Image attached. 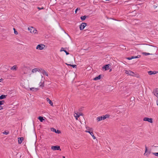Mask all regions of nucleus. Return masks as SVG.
<instances>
[{"instance_id":"nucleus-1","label":"nucleus","mask_w":158,"mask_h":158,"mask_svg":"<svg viewBox=\"0 0 158 158\" xmlns=\"http://www.w3.org/2000/svg\"><path fill=\"white\" fill-rule=\"evenodd\" d=\"M87 25V23H82L79 26V28L81 30H83Z\"/></svg>"},{"instance_id":"nucleus-2","label":"nucleus","mask_w":158,"mask_h":158,"mask_svg":"<svg viewBox=\"0 0 158 158\" xmlns=\"http://www.w3.org/2000/svg\"><path fill=\"white\" fill-rule=\"evenodd\" d=\"M28 30L31 33L34 34H35L37 31V30L34 27H32L30 28L28 27Z\"/></svg>"},{"instance_id":"nucleus-3","label":"nucleus","mask_w":158,"mask_h":158,"mask_svg":"<svg viewBox=\"0 0 158 158\" xmlns=\"http://www.w3.org/2000/svg\"><path fill=\"white\" fill-rule=\"evenodd\" d=\"M45 45L43 44H38L36 47V49L40 50H42L45 47Z\"/></svg>"},{"instance_id":"nucleus-4","label":"nucleus","mask_w":158,"mask_h":158,"mask_svg":"<svg viewBox=\"0 0 158 158\" xmlns=\"http://www.w3.org/2000/svg\"><path fill=\"white\" fill-rule=\"evenodd\" d=\"M51 149L54 150H61L60 146L58 145L52 146L51 147Z\"/></svg>"},{"instance_id":"nucleus-5","label":"nucleus","mask_w":158,"mask_h":158,"mask_svg":"<svg viewBox=\"0 0 158 158\" xmlns=\"http://www.w3.org/2000/svg\"><path fill=\"white\" fill-rule=\"evenodd\" d=\"M143 121H147L150 123H152V118H149L147 117H145L143 118Z\"/></svg>"},{"instance_id":"nucleus-6","label":"nucleus","mask_w":158,"mask_h":158,"mask_svg":"<svg viewBox=\"0 0 158 158\" xmlns=\"http://www.w3.org/2000/svg\"><path fill=\"white\" fill-rule=\"evenodd\" d=\"M153 93L156 97H158V88H156L153 91Z\"/></svg>"},{"instance_id":"nucleus-7","label":"nucleus","mask_w":158,"mask_h":158,"mask_svg":"<svg viewBox=\"0 0 158 158\" xmlns=\"http://www.w3.org/2000/svg\"><path fill=\"white\" fill-rule=\"evenodd\" d=\"M110 66V64H106L104 65L102 67L103 69H105V70H107L109 69V66Z\"/></svg>"},{"instance_id":"nucleus-8","label":"nucleus","mask_w":158,"mask_h":158,"mask_svg":"<svg viewBox=\"0 0 158 158\" xmlns=\"http://www.w3.org/2000/svg\"><path fill=\"white\" fill-rule=\"evenodd\" d=\"M51 131H52L56 133H57V134H59L61 133L60 131L58 130H56V129L54 128H51Z\"/></svg>"},{"instance_id":"nucleus-9","label":"nucleus","mask_w":158,"mask_h":158,"mask_svg":"<svg viewBox=\"0 0 158 158\" xmlns=\"http://www.w3.org/2000/svg\"><path fill=\"white\" fill-rule=\"evenodd\" d=\"M41 73L47 76H48V73L44 70L42 69H41Z\"/></svg>"},{"instance_id":"nucleus-10","label":"nucleus","mask_w":158,"mask_h":158,"mask_svg":"<svg viewBox=\"0 0 158 158\" xmlns=\"http://www.w3.org/2000/svg\"><path fill=\"white\" fill-rule=\"evenodd\" d=\"M23 137H19L18 138V143L19 144H21L23 140Z\"/></svg>"},{"instance_id":"nucleus-11","label":"nucleus","mask_w":158,"mask_h":158,"mask_svg":"<svg viewBox=\"0 0 158 158\" xmlns=\"http://www.w3.org/2000/svg\"><path fill=\"white\" fill-rule=\"evenodd\" d=\"M85 132H86L89 133L90 134V135H91L92 136L93 138L94 139H96V137H95V136H94V135H93V133L92 132H91L90 131H86Z\"/></svg>"},{"instance_id":"nucleus-12","label":"nucleus","mask_w":158,"mask_h":158,"mask_svg":"<svg viewBox=\"0 0 158 158\" xmlns=\"http://www.w3.org/2000/svg\"><path fill=\"white\" fill-rule=\"evenodd\" d=\"M103 118V115L102 116L98 117L97 118V120L98 121H100L101 120L105 119H104Z\"/></svg>"},{"instance_id":"nucleus-13","label":"nucleus","mask_w":158,"mask_h":158,"mask_svg":"<svg viewBox=\"0 0 158 158\" xmlns=\"http://www.w3.org/2000/svg\"><path fill=\"white\" fill-rule=\"evenodd\" d=\"M145 152L144 153V155H147L148 153L149 154H150L151 153V152L150 151L148 152L147 153H146L147 152V151H148L147 147L146 145H145Z\"/></svg>"},{"instance_id":"nucleus-14","label":"nucleus","mask_w":158,"mask_h":158,"mask_svg":"<svg viewBox=\"0 0 158 158\" xmlns=\"http://www.w3.org/2000/svg\"><path fill=\"white\" fill-rule=\"evenodd\" d=\"M157 73V72L156 71H149L148 72V74L150 75H152V74H156Z\"/></svg>"},{"instance_id":"nucleus-15","label":"nucleus","mask_w":158,"mask_h":158,"mask_svg":"<svg viewBox=\"0 0 158 158\" xmlns=\"http://www.w3.org/2000/svg\"><path fill=\"white\" fill-rule=\"evenodd\" d=\"M47 102L51 106H53V103L51 100L49 98H46Z\"/></svg>"},{"instance_id":"nucleus-16","label":"nucleus","mask_w":158,"mask_h":158,"mask_svg":"<svg viewBox=\"0 0 158 158\" xmlns=\"http://www.w3.org/2000/svg\"><path fill=\"white\" fill-rule=\"evenodd\" d=\"M136 74L132 71H130L129 75L132 76H136Z\"/></svg>"},{"instance_id":"nucleus-17","label":"nucleus","mask_w":158,"mask_h":158,"mask_svg":"<svg viewBox=\"0 0 158 158\" xmlns=\"http://www.w3.org/2000/svg\"><path fill=\"white\" fill-rule=\"evenodd\" d=\"M101 78V75H100L96 77L94 79V80L95 81H97L100 79Z\"/></svg>"},{"instance_id":"nucleus-18","label":"nucleus","mask_w":158,"mask_h":158,"mask_svg":"<svg viewBox=\"0 0 158 158\" xmlns=\"http://www.w3.org/2000/svg\"><path fill=\"white\" fill-rule=\"evenodd\" d=\"M88 17V16L84 15L81 17V19L82 21H84L85 19L86 18Z\"/></svg>"},{"instance_id":"nucleus-19","label":"nucleus","mask_w":158,"mask_h":158,"mask_svg":"<svg viewBox=\"0 0 158 158\" xmlns=\"http://www.w3.org/2000/svg\"><path fill=\"white\" fill-rule=\"evenodd\" d=\"M6 95L2 94L0 96V100L4 99L6 97Z\"/></svg>"},{"instance_id":"nucleus-20","label":"nucleus","mask_w":158,"mask_h":158,"mask_svg":"<svg viewBox=\"0 0 158 158\" xmlns=\"http://www.w3.org/2000/svg\"><path fill=\"white\" fill-rule=\"evenodd\" d=\"M38 119L41 122H43V121L44 120L43 118V117L41 116L39 117Z\"/></svg>"},{"instance_id":"nucleus-21","label":"nucleus","mask_w":158,"mask_h":158,"mask_svg":"<svg viewBox=\"0 0 158 158\" xmlns=\"http://www.w3.org/2000/svg\"><path fill=\"white\" fill-rule=\"evenodd\" d=\"M141 56L140 55H138L137 56H132L131 57V59L134 58H139Z\"/></svg>"},{"instance_id":"nucleus-22","label":"nucleus","mask_w":158,"mask_h":158,"mask_svg":"<svg viewBox=\"0 0 158 158\" xmlns=\"http://www.w3.org/2000/svg\"><path fill=\"white\" fill-rule=\"evenodd\" d=\"M110 117V115L108 114H106L105 115H103V118L104 119H106L107 118H109Z\"/></svg>"},{"instance_id":"nucleus-23","label":"nucleus","mask_w":158,"mask_h":158,"mask_svg":"<svg viewBox=\"0 0 158 158\" xmlns=\"http://www.w3.org/2000/svg\"><path fill=\"white\" fill-rule=\"evenodd\" d=\"M37 71L39 72V71L38 70L37 68H35L32 70L31 72L32 73H34L35 72H36Z\"/></svg>"},{"instance_id":"nucleus-24","label":"nucleus","mask_w":158,"mask_h":158,"mask_svg":"<svg viewBox=\"0 0 158 158\" xmlns=\"http://www.w3.org/2000/svg\"><path fill=\"white\" fill-rule=\"evenodd\" d=\"M16 65H14L10 69L12 70H16Z\"/></svg>"},{"instance_id":"nucleus-25","label":"nucleus","mask_w":158,"mask_h":158,"mask_svg":"<svg viewBox=\"0 0 158 158\" xmlns=\"http://www.w3.org/2000/svg\"><path fill=\"white\" fill-rule=\"evenodd\" d=\"M5 102V101L4 100L0 101V106L3 105Z\"/></svg>"},{"instance_id":"nucleus-26","label":"nucleus","mask_w":158,"mask_h":158,"mask_svg":"<svg viewBox=\"0 0 158 158\" xmlns=\"http://www.w3.org/2000/svg\"><path fill=\"white\" fill-rule=\"evenodd\" d=\"M39 85L40 87H44V83L40 82Z\"/></svg>"},{"instance_id":"nucleus-27","label":"nucleus","mask_w":158,"mask_h":158,"mask_svg":"<svg viewBox=\"0 0 158 158\" xmlns=\"http://www.w3.org/2000/svg\"><path fill=\"white\" fill-rule=\"evenodd\" d=\"M143 54L145 56H147V55H148L152 54H150L149 53H147V52H143Z\"/></svg>"},{"instance_id":"nucleus-28","label":"nucleus","mask_w":158,"mask_h":158,"mask_svg":"<svg viewBox=\"0 0 158 158\" xmlns=\"http://www.w3.org/2000/svg\"><path fill=\"white\" fill-rule=\"evenodd\" d=\"M130 70H125V73L126 74H128L129 75V72H130Z\"/></svg>"},{"instance_id":"nucleus-29","label":"nucleus","mask_w":158,"mask_h":158,"mask_svg":"<svg viewBox=\"0 0 158 158\" xmlns=\"http://www.w3.org/2000/svg\"><path fill=\"white\" fill-rule=\"evenodd\" d=\"M152 154L156 156H158V152H153Z\"/></svg>"},{"instance_id":"nucleus-30","label":"nucleus","mask_w":158,"mask_h":158,"mask_svg":"<svg viewBox=\"0 0 158 158\" xmlns=\"http://www.w3.org/2000/svg\"><path fill=\"white\" fill-rule=\"evenodd\" d=\"M13 29L14 30V33L16 35H17L18 33V32L15 29V28H14Z\"/></svg>"},{"instance_id":"nucleus-31","label":"nucleus","mask_w":158,"mask_h":158,"mask_svg":"<svg viewBox=\"0 0 158 158\" xmlns=\"http://www.w3.org/2000/svg\"><path fill=\"white\" fill-rule=\"evenodd\" d=\"M77 115L76 116H75V118H76V119H77V118H78L80 115H82V114H79V115H77Z\"/></svg>"},{"instance_id":"nucleus-32","label":"nucleus","mask_w":158,"mask_h":158,"mask_svg":"<svg viewBox=\"0 0 158 158\" xmlns=\"http://www.w3.org/2000/svg\"><path fill=\"white\" fill-rule=\"evenodd\" d=\"M3 134L7 135L9 133V132H6V131H4L3 132Z\"/></svg>"},{"instance_id":"nucleus-33","label":"nucleus","mask_w":158,"mask_h":158,"mask_svg":"<svg viewBox=\"0 0 158 158\" xmlns=\"http://www.w3.org/2000/svg\"><path fill=\"white\" fill-rule=\"evenodd\" d=\"M37 8L39 10H42V9H44V7H42L41 8H40V7H37Z\"/></svg>"},{"instance_id":"nucleus-34","label":"nucleus","mask_w":158,"mask_h":158,"mask_svg":"<svg viewBox=\"0 0 158 158\" xmlns=\"http://www.w3.org/2000/svg\"><path fill=\"white\" fill-rule=\"evenodd\" d=\"M66 55H68L69 54V53L67 52L66 50H64V51Z\"/></svg>"},{"instance_id":"nucleus-35","label":"nucleus","mask_w":158,"mask_h":158,"mask_svg":"<svg viewBox=\"0 0 158 158\" xmlns=\"http://www.w3.org/2000/svg\"><path fill=\"white\" fill-rule=\"evenodd\" d=\"M72 67L73 68H76L77 67V65L75 64L72 65Z\"/></svg>"},{"instance_id":"nucleus-36","label":"nucleus","mask_w":158,"mask_h":158,"mask_svg":"<svg viewBox=\"0 0 158 158\" xmlns=\"http://www.w3.org/2000/svg\"><path fill=\"white\" fill-rule=\"evenodd\" d=\"M64 48H61V49L60 50V52L64 51Z\"/></svg>"},{"instance_id":"nucleus-37","label":"nucleus","mask_w":158,"mask_h":158,"mask_svg":"<svg viewBox=\"0 0 158 158\" xmlns=\"http://www.w3.org/2000/svg\"><path fill=\"white\" fill-rule=\"evenodd\" d=\"M80 10V8H77V9H76L75 10V13H77V10Z\"/></svg>"},{"instance_id":"nucleus-38","label":"nucleus","mask_w":158,"mask_h":158,"mask_svg":"<svg viewBox=\"0 0 158 158\" xmlns=\"http://www.w3.org/2000/svg\"><path fill=\"white\" fill-rule=\"evenodd\" d=\"M127 59L128 60H131V57H128L127 58Z\"/></svg>"},{"instance_id":"nucleus-39","label":"nucleus","mask_w":158,"mask_h":158,"mask_svg":"<svg viewBox=\"0 0 158 158\" xmlns=\"http://www.w3.org/2000/svg\"><path fill=\"white\" fill-rule=\"evenodd\" d=\"M30 89H31V90H32V91H34V90L35 89V88H31Z\"/></svg>"},{"instance_id":"nucleus-40","label":"nucleus","mask_w":158,"mask_h":158,"mask_svg":"<svg viewBox=\"0 0 158 158\" xmlns=\"http://www.w3.org/2000/svg\"><path fill=\"white\" fill-rule=\"evenodd\" d=\"M3 109V108L2 107V106H0V110H2Z\"/></svg>"},{"instance_id":"nucleus-41","label":"nucleus","mask_w":158,"mask_h":158,"mask_svg":"<svg viewBox=\"0 0 158 158\" xmlns=\"http://www.w3.org/2000/svg\"><path fill=\"white\" fill-rule=\"evenodd\" d=\"M66 64L67 65H68L70 66H72V64H67V63H66Z\"/></svg>"},{"instance_id":"nucleus-42","label":"nucleus","mask_w":158,"mask_h":158,"mask_svg":"<svg viewBox=\"0 0 158 158\" xmlns=\"http://www.w3.org/2000/svg\"><path fill=\"white\" fill-rule=\"evenodd\" d=\"M156 103H157V105L158 106V99L156 101Z\"/></svg>"},{"instance_id":"nucleus-43","label":"nucleus","mask_w":158,"mask_h":158,"mask_svg":"<svg viewBox=\"0 0 158 158\" xmlns=\"http://www.w3.org/2000/svg\"><path fill=\"white\" fill-rule=\"evenodd\" d=\"M3 80V79H2V78L0 79V82H2V81Z\"/></svg>"},{"instance_id":"nucleus-44","label":"nucleus","mask_w":158,"mask_h":158,"mask_svg":"<svg viewBox=\"0 0 158 158\" xmlns=\"http://www.w3.org/2000/svg\"><path fill=\"white\" fill-rule=\"evenodd\" d=\"M35 90H37L39 89H38L37 88H35Z\"/></svg>"},{"instance_id":"nucleus-45","label":"nucleus","mask_w":158,"mask_h":158,"mask_svg":"<svg viewBox=\"0 0 158 158\" xmlns=\"http://www.w3.org/2000/svg\"><path fill=\"white\" fill-rule=\"evenodd\" d=\"M39 71L40 72H41V69H39Z\"/></svg>"},{"instance_id":"nucleus-46","label":"nucleus","mask_w":158,"mask_h":158,"mask_svg":"<svg viewBox=\"0 0 158 158\" xmlns=\"http://www.w3.org/2000/svg\"><path fill=\"white\" fill-rule=\"evenodd\" d=\"M92 128H90L89 129V131H91V130H92Z\"/></svg>"},{"instance_id":"nucleus-47","label":"nucleus","mask_w":158,"mask_h":158,"mask_svg":"<svg viewBox=\"0 0 158 158\" xmlns=\"http://www.w3.org/2000/svg\"><path fill=\"white\" fill-rule=\"evenodd\" d=\"M62 158H65V157L64 156H63Z\"/></svg>"},{"instance_id":"nucleus-48","label":"nucleus","mask_w":158,"mask_h":158,"mask_svg":"<svg viewBox=\"0 0 158 158\" xmlns=\"http://www.w3.org/2000/svg\"><path fill=\"white\" fill-rule=\"evenodd\" d=\"M111 71V69L110 70V71Z\"/></svg>"},{"instance_id":"nucleus-49","label":"nucleus","mask_w":158,"mask_h":158,"mask_svg":"<svg viewBox=\"0 0 158 158\" xmlns=\"http://www.w3.org/2000/svg\"><path fill=\"white\" fill-rule=\"evenodd\" d=\"M106 1H109V0H106Z\"/></svg>"}]
</instances>
